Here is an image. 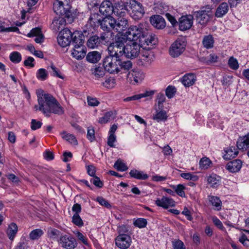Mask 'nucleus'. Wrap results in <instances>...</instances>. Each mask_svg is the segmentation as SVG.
Returning <instances> with one entry per match:
<instances>
[{"instance_id":"obj_19","label":"nucleus","mask_w":249,"mask_h":249,"mask_svg":"<svg viewBox=\"0 0 249 249\" xmlns=\"http://www.w3.org/2000/svg\"><path fill=\"white\" fill-rule=\"evenodd\" d=\"M128 78L132 84H135L141 82L144 77V74L141 71L132 70L127 74Z\"/></svg>"},{"instance_id":"obj_44","label":"nucleus","mask_w":249,"mask_h":249,"mask_svg":"<svg viewBox=\"0 0 249 249\" xmlns=\"http://www.w3.org/2000/svg\"><path fill=\"white\" fill-rule=\"evenodd\" d=\"M48 75L47 71L43 68L39 69L36 73V78L41 81L45 80L47 78Z\"/></svg>"},{"instance_id":"obj_30","label":"nucleus","mask_w":249,"mask_h":249,"mask_svg":"<svg viewBox=\"0 0 249 249\" xmlns=\"http://www.w3.org/2000/svg\"><path fill=\"white\" fill-rule=\"evenodd\" d=\"M238 154V151L235 146H230L225 150V154L223 156L224 159L230 160L235 157Z\"/></svg>"},{"instance_id":"obj_64","label":"nucleus","mask_w":249,"mask_h":249,"mask_svg":"<svg viewBox=\"0 0 249 249\" xmlns=\"http://www.w3.org/2000/svg\"><path fill=\"white\" fill-rule=\"evenodd\" d=\"M116 141V137L115 135L109 134L107 139V144L111 147H114L115 145L114 143Z\"/></svg>"},{"instance_id":"obj_16","label":"nucleus","mask_w":249,"mask_h":249,"mask_svg":"<svg viewBox=\"0 0 249 249\" xmlns=\"http://www.w3.org/2000/svg\"><path fill=\"white\" fill-rule=\"evenodd\" d=\"M114 30L119 34L122 33L128 28V20L124 18H119L115 19Z\"/></svg>"},{"instance_id":"obj_34","label":"nucleus","mask_w":249,"mask_h":249,"mask_svg":"<svg viewBox=\"0 0 249 249\" xmlns=\"http://www.w3.org/2000/svg\"><path fill=\"white\" fill-rule=\"evenodd\" d=\"M65 20L62 17L55 18H54L51 25V27L55 31L60 30L61 27H63Z\"/></svg>"},{"instance_id":"obj_58","label":"nucleus","mask_w":249,"mask_h":249,"mask_svg":"<svg viewBox=\"0 0 249 249\" xmlns=\"http://www.w3.org/2000/svg\"><path fill=\"white\" fill-rule=\"evenodd\" d=\"M48 69H51L52 71L51 73L53 76L63 79V77L59 73L58 69L53 65H52L50 67H49Z\"/></svg>"},{"instance_id":"obj_60","label":"nucleus","mask_w":249,"mask_h":249,"mask_svg":"<svg viewBox=\"0 0 249 249\" xmlns=\"http://www.w3.org/2000/svg\"><path fill=\"white\" fill-rule=\"evenodd\" d=\"M87 138L90 142L95 140V132L92 127H89L88 129Z\"/></svg>"},{"instance_id":"obj_42","label":"nucleus","mask_w":249,"mask_h":249,"mask_svg":"<svg viewBox=\"0 0 249 249\" xmlns=\"http://www.w3.org/2000/svg\"><path fill=\"white\" fill-rule=\"evenodd\" d=\"M43 234L42 230L37 229L32 231L30 234L29 238L31 240H34L39 239Z\"/></svg>"},{"instance_id":"obj_50","label":"nucleus","mask_w":249,"mask_h":249,"mask_svg":"<svg viewBox=\"0 0 249 249\" xmlns=\"http://www.w3.org/2000/svg\"><path fill=\"white\" fill-rule=\"evenodd\" d=\"M228 65L230 68L232 70H236L238 69L239 65L236 59L231 57L228 61Z\"/></svg>"},{"instance_id":"obj_13","label":"nucleus","mask_w":249,"mask_h":249,"mask_svg":"<svg viewBox=\"0 0 249 249\" xmlns=\"http://www.w3.org/2000/svg\"><path fill=\"white\" fill-rule=\"evenodd\" d=\"M59 244L62 247L67 249H73L77 246L74 238L71 235L66 234L60 237Z\"/></svg>"},{"instance_id":"obj_51","label":"nucleus","mask_w":249,"mask_h":249,"mask_svg":"<svg viewBox=\"0 0 249 249\" xmlns=\"http://www.w3.org/2000/svg\"><path fill=\"white\" fill-rule=\"evenodd\" d=\"M176 92V88L174 87L171 86H168L165 90L166 95L168 98H173Z\"/></svg>"},{"instance_id":"obj_53","label":"nucleus","mask_w":249,"mask_h":249,"mask_svg":"<svg viewBox=\"0 0 249 249\" xmlns=\"http://www.w3.org/2000/svg\"><path fill=\"white\" fill-rule=\"evenodd\" d=\"M72 221L74 224L79 227H82L84 224L82 219L78 213L74 214L72 216Z\"/></svg>"},{"instance_id":"obj_21","label":"nucleus","mask_w":249,"mask_h":249,"mask_svg":"<svg viewBox=\"0 0 249 249\" xmlns=\"http://www.w3.org/2000/svg\"><path fill=\"white\" fill-rule=\"evenodd\" d=\"M151 24L158 29H162L166 25L164 19L160 15H154L150 18Z\"/></svg>"},{"instance_id":"obj_4","label":"nucleus","mask_w":249,"mask_h":249,"mask_svg":"<svg viewBox=\"0 0 249 249\" xmlns=\"http://www.w3.org/2000/svg\"><path fill=\"white\" fill-rule=\"evenodd\" d=\"M124 7L126 11L131 12V17L135 19L142 17L144 10L142 4L135 0H127L124 3Z\"/></svg>"},{"instance_id":"obj_23","label":"nucleus","mask_w":249,"mask_h":249,"mask_svg":"<svg viewBox=\"0 0 249 249\" xmlns=\"http://www.w3.org/2000/svg\"><path fill=\"white\" fill-rule=\"evenodd\" d=\"M91 33L90 35H89V38L87 41V46L91 49H94L98 47L101 44V41L99 39V36L96 35H92L93 32L90 31Z\"/></svg>"},{"instance_id":"obj_12","label":"nucleus","mask_w":249,"mask_h":249,"mask_svg":"<svg viewBox=\"0 0 249 249\" xmlns=\"http://www.w3.org/2000/svg\"><path fill=\"white\" fill-rule=\"evenodd\" d=\"M139 42L141 46L154 45L157 43V38L155 35H153L145 30Z\"/></svg>"},{"instance_id":"obj_29","label":"nucleus","mask_w":249,"mask_h":249,"mask_svg":"<svg viewBox=\"0 0 249 249\" xmlns=\"http://www.w3.org/2000/svg\"><path fill=\"white\" fill-rule=\"evenodd\" d=\"M229 7L227 3L222 2L217 8L215 16L217 18H222L229 11Z\"/></svg>"},{"instance_id":"obj_17","label":"nucleus","mask_w":249,"mask_h":249,"mask_svg":"<svg viewBox=\"0 0 249 249\" xmlns=\"http://www.w3.org/2000/svg\"><path fill=\"white\" fill-rule=\"evenodd\" d=\"M193 18L191 15L181 17L179 20V29L181 31L189 29L193 25Z\"/></svg>"},{"instance_id":"obj_47","label":"nucleus","mask_w":249,"mask_h":249,"mask_svg":"<svg viewBox=\"0 0 249 249\" xmlns=\"http://www.w3.org/2000/svg\"><path fill=\"white\" fill-rule=\"evenodd\" d=\"M175 190L176 193L180 196L185 197V194L184 191L185 187L182 184H178L177 186L173 185L172 186Z\"/></svg>"},{"instance_id":"obj_61","label":"nucleus","mask_w":249,"mask_h":249,"mask_svg":"<svg viewBox=\"0 0 249 249\" xmlns=\"http://www.w3.org/2000/svg\"><path fill=\"white\" fill-rule=\"evenodd\" d=\"M75 234L80 241H81L84 245H88L87 238L80 232L76 231Z\"/></svg>"},{"instance_id":"obj_7","label":"nucleus","mask_w":249,"mask_h":249,"mask_svg":"<svg viewBox=\"0 0 249 249\" xmlns=\"http://www.w3.org/2000/svg\"><path fill=\"white\" fill-rule=\"evenodd\" d=\"M145 30L142 24L138 26H131L128 28L125 33V36L127 39L131 41L140 40L142 34Z\"/></svg>"},{"instance_id":"obj_52","label":"nucleus","mask_w":249,"mask_h":249,"mask_svg":"<svg viewBox=\"0 0 249 249\" xmlns=\"http://www.w3.org/2000/svg\"><path fill=\"white\" fill-rule=\"evenodd\" d=\"M103 85L108 89H111L115 85V80L111 77L107 78L103 83Z\"/></svg>"},{"instance_id":"obj_45","label":"nucleus","mask_w":249,"mask_h":249,"mask_svg":"<svg viewBox=\"0 0 249 249\" xmlns=\"http://www.w3.org/2000/svg\"><path fill=\"white\" fill-rule=\"evenodd\" d=\"M114 167L118 171H125L128 169L126 165L121 160H118L115 163Z\"/></svg>"},{"instance_id":"obj_33","label":"nucleus","mask_w":249,"mask_h":249,"mask_svg":"<svg viewBox=\"0 0 249 249\" xmlns=\"http://www.w3.org/2000/svg\"><path fill=\"white\" fill-rule=\"evenodd\" d=\"M18 232V226L15 223H11L8 227L7 234L11 240H13Z\"/></svg>"},{"instance_id":"obj_41","label":"nucleus","mask_w":249,"mask_h":249,"mask_svg":"<svg viewBox=\"0 0 249 249\" xmlns=\"http://www.w3.org/2000/svg\"><path fill=\"white\" fill-rule=\"evenodd\" d=\"M99 15L96 14H91L88 21L90 26H95L97 24H100L101 20L98 19Z\"/></svg>"},{"instance_id":"obj_2","label":"nucleus","mask_w":249,"mask_h":249,"mask_svg":"<svg viewBox=\"0 0 249 249\" xmlns=\"http://www.w3.org/2000/svg\"><path fill=\"white\" fill-rule=\"evenodd\" d=\"M103 65L105 70L111 74L118 73L121 70L128 71L132 66L130 61H123L120 57L110 54L104 59Z\"/></svg>"},{"instance_id":"obj_49","label":"nucleus","mask_w":249,"mask_h":249,"mask_svg":"<svg viewBox=\"0 0 249 249\" xmlns=\"http://www.w3.org/2000/svg\"><path fill=\"white\" fill-rule=\"evenodd\" d=\"M180 176L186 179L191 180L193 181H196L198 180V177L190 173H183L180 174Z\"/></svg>"},{"instance_id":"obj_54","label":"nucleus","mask_w":249,"mask_h":249,"mask_svg":"<svg viewBox=\"0 0 249 249\" xmlns=\"http://www.w3.org/2000/svg\"><path fill=\"white\" fill-rule=\"evenodd\" d=\"M134 225L139 228H144L147 225V221L144 218H138L134 222Z\"/></svg>"},{"instance_id":"obj_10","label":"nucleus","mask_w":249,"mask_h":249,"mask_svg":"<svg viewBox=\"0 0 249 249\" xmlns=\"http://www.w3.org/2000/svg\"><path fill=\"white\" fill-rule=\"evenodd\" d=\"M91 33L89 30H84L83 32L75 31L71 33V42L74 45H83L85 37H89Z\"/></svg>"},{"instance_id":"obj_43","label":"nucleus","mask_w":249,"mask_h":249,"mask_svg":"<svg viewBox=\"0 0 249 249\" xmlns=\"http://www.w3.org/2000/svg\"><path fill=\"white\" fill-rule=\"evenodd\" d=\"M157 105L156 107L159 110L163 108V103L165 101V97L163 93H159L157 96Z\"/></svg>"},{"instance_id":"obj_35","label":"nucleus","mask_w":249,"mask_h":249,"mask_svg":"<svg viewBox=\"0 0 249 249\" xmlns=\"http://www.w3.org/2000/svg\"><path fill=\"white\" fill-rule=\"evenodd\" d=\"M209 199L210 203L214 207V209L219 211L221 209L222 202L219 197L215 196H209Z\"/></svg>"},{"instance_id":"obj_6","label":"nucleus","mask_w":249,"mask_h":249,"mask_svg":"<svg viewBox=\"0 0 249 249\" xmlns=\"http://www.w3.org/2000/svg\"><path fill=\"white\" fill-rule=\"evenodd\" d=\"M70 0H55L53 3V11L58 15L70 16V10L71 8Z\"/></svg>"},{"instance_id":"obj_46","label":"nucleus","mask_w":249,"mask_h":249,"mask_svg":"<svg viewBox=\"0 0 249 249\" xmlns=\"http://www.w3.org/2000/svg\"><path fill=\"white\" fill-rule=\"evenodd\" d=\"M10 60L14 63H18L21 60V55L20 53L18 52H14L12 53L9 56Z\"/></svg>"},{"instance_id":"obj_5","label":"nucleus","mask_w":249,"mask_h":249,"mask_svg":"<svg viewBox=\"0 0 249 249\" xmlns=\"http://www.w3.org/2000/svg\"><path fill=\"white\" fill-rule=\"evenodd\" d=\"M186 46V39L183 37H178L169 48L170 55L173 58L178 57L184 52Z\"/></svg>"},{"instance_id":"obj_38","label":"nucleus","mask_w":249,"mask_h":249,"mask_svg":"<svg viewBox=\"0 0 249 249\" xmlns=\"http://www.w3.org/2000/svg\"><path fill=\"white\" fill-rule=\"evenodd\" d=\"M129 175L132 178L138 179H146L148 177L146 174H144L143 172L138 171L135 169L131 170L129 172Z\"/></svg>"},{"instance_id":"obj_26","label":"nucleus","mask_w":249,"mask_h":249,"mask_svg":"<svg viewBox=\"0 0 249 249\" xmlns=\"http://www.w3.org/2000/svg\"><path fill=\"white\" fill-rule=\"evenodd\" d=\"M196 81V77L193 73L186 74L181 79V83L186 87H189L194 85Z\"/></svg>"},{"instance_id":"obj_24","label":"nucleus","mask_w":249,"mask_h":249,"mask_svg":"<svg viewBox=\"0 0 249 249\" xmlns=\"http://www.w3.org/2000/svg\"><path fill=\"white\" fill-rule=\"evenodd\" d=\"M155 203L157 206L165 209L175 205V201L172 198L165 196H163L161 199H157Z\"/></svg>"},{"instance_id":"obj_25","label":"nucleus","mask_w":249,"mask_h":249,"mask_svg":"<svg viewBox=\"0 0 249 249\" xmlns=\"http://www.w3.org/2000/svg\"><path fill=\"white\" fill-rule=\"evenodd\" d=\"M155 113L153 116V120L157 122H165L167 120L168 116L166 111L164 110L163 108L159 110L157 107H155Z\"/></svg>"},{"instance_id":"obj_40","label":"nucleus","mask_w":249,"mask_h":249,"mask_svg":"<svg viewBox=\"0 0 249 249\" xmlns=\"http://www.w3.org/2000/svg\"><path fill=\"white\" fill-rule=\"evenodd\" d=\"M61 135L64 140L71 143L77 144V141L76 139V138L72 134L67 133L66 132L63 131L61 133Z\"/></svg>"},{"instance_id":"obj_28","label":"nucleus","mask_w":249,"mask_h":249,"mask_svg":"<svg viewBox=\"0 0 249 249\" xmlns=\"http://www.w3.org/2000/svg\"><path fill=\"white\" fill-rule=\"evenodd\" d=\"M207 181L211 187L216 188L220 184L221 177L216 174H212L207 177Z\"/></svg>"},{"instance_id":"obj_59","label":"nucleus","mask_w":249,"mask_h":249,"mask_svg":"<svg viewBox=\"0 0 249 249\" xmlns=\"http://www.w3.org/2000/svg\"><path fill=\"white\" fill-rule=\"evenodd\" d=\"M232 76H225L222 81V85L226 87L230 86L232 83Z\"/></svg>"},{"instance_id":"obj_14","label":"nucleus","mask_w":249,"mask_h":249,"mask_svg":"<svg viewBox=\"0 0 249 249\" xmlns=\"http://www.w3.org/2000/svg\"><path fill=\"white\" fill-rule=\"evenodd\" d=\"M211 15L210 10H199L196 12V19L198 23L202 25H205L209 21Z\"/></svg>"},{"instance_id":"obj_32","label":"nucleus","mask_w":249,"mask_h":249,"mask_svg":"<svg viewBox=\"0 0 249 249\" xmlns=\"http://www.w3.org/2000/svg\"><path fill=\"white\" fill-rule=\"evenodd\" d=\"M101 58L100 53L97 51H93L88 53L86 59L87 61L92 63L98 62Z\"/></svg>"},{"instance_id":"obj_20","label":"nucleus","mask_w":249,"mask_h":249,"mask_svg":"<svg viewBox=\"0 0 249 249\" xmlns=\"http://www.w3.org/2000/svg\"><path fill=\"white\" fill-rule=\"evenodd\" d=\"M243 162L242 161L239 159L234 160L230 161L226 165V169L231 173L238 172L242 166Z\"/></svg>"},{"instance_id":"obj_1","label":"nucleus","mask_w":249,"mask_h":249,"mask_svg":"<svg viewBox=\"0 0 249 249\" xmlns=\"http://www.w3.org/2000/svg\"><path fill=\"white\" fill-rule=\"evenodd\" d=\"M38 105H36L34 108L36 111H40L47 117H49L51 113L62 115L64 111L63 107L57 100L51 94L45 93L39 89L36 91Z\"/></svg>"},{"instance_id":"obj_39","label":"nucleus","mask_w":249,"mask_h":249,"mask_svg":"<svg viewBox=\"0 0 249 249\" xmlns=\"http://www.w3.org/2000/svg\"><path fill=\"white\" fill-rule=\"evenodd\" d=\"M202 43L205 48L211 49L213 47L214 40L211 35L204 36L203 39Z\"/></svg>"},{"instance_id":"obj_63","label":"nucleus","mask_w":249,"mask_h":249,"mask_svg":"<svg viewBox=\"0 0 249 249\" xmlns=\"http://www.w3.org/2000/svg\"><path fill=\"white\" fill-rule=\"evenodd\" d=\"M90 181L95 186L99 188H102L103 186V183L101 181L100 178L97 176H94Z\"/></svg>"},{"instance_id":"obj_48","label":"nucleus","mask_w":249,"mask_h":249,"mask_svg":"<svg viewBox=\"0 0 249 249\" xmlns=\"http://www.w3.org/2000/svg\"><path fill=\"white\" fill-rule=\"evenodd\" d=\"M211 160L207 158H202L199 161L200 167L203 169H207L211 164Z\"/></svg>"},{"instance_id":"obj_15","label":"nucleus","mask_w":249,"mask_h":249,"mask_svg":"<svg viewBox=\"0 0 249 249\" xmlns=\"http://www.w3.org/2000/svg\"><path fill=\"white\" fill-rule=\"evenodd\" d=\"M114 24L115 19L111 16L105 17L100 22L101 28L104 31L111 32L112 30H114Z\"/></svg>"},{"instance_id":"obj_18","label":"nucleus","mask_w":249,"mask_h":249,"mask_svg":"<svg viewBox=\"0 0 249 249\" xmlns=\"http://www.w3.org/2000/svg\"><path fill=\"white\" fill-rule=\"evenodd\" d=\"M114 10L112 3L108 0L103 1L99 8L100 13L106 17L110 16Z\"/></svg>"},{"instance_id":"obj_9","label":"nucleus","mask_w":249,"mask_h":249,"mask_svg":"<svg viewBox=\"0 0 249 249\" xmlns=\"http://www.w3.org/2000/svg\"><path fill=\"white\" fill-rule=\"evenodd\" d=\"M58 44L62 47H65L71 42V32L68 28L63 29L57 37Z\"/></svg>"},{"instance_id":"obj_56","label":"nucleus","mask_w":249,"mask_h":249,"mask_svg":"<svg viewBox=\"0 0 249 249\" xmlns=\"http://www.w3.org/2000/svg\"><path fill=\"white\" fill-rule=\"evenodd\" d=\"M60 231L55 229H50L48 231L49 236L52 239L57 238L60 234Z\"/></svg>"},{"instance_id":"obj_36","label":"nucleus","mask_w":249,"mask_h":249,"mask_svg":"<svg viewBox=\"0 0 249 249\" xmlns=\"http://www.w3.org/2000/svg\"><path fill=\"white\" fill-rule=\"evenodd\" d=\"M106 31V32L101 34L100 36H99L101 44L110 43L112 40L113 33L109 31Z\"/></svg>"},{"instance_id":"obj_8","label":"nucleus","mask_w":249,"mask_h":249,"mask_svg":"<svg viewBox=\"0 0 249 249\" xmlns=\"http://www.w3.org/2000/svg\"><path fill=\"white\" fill-rule=\"evenodd\" d=\"M141 45L136 42H131L125 45L124 55L125 57L133 59L137 57L140 53Z\"/></svg>"},{"instance_id":"obj_37","label":"nucleus","mask_w":249,"mask_h":249,"mask_svg":"<svg viewBox=\"0 0 249 249\" xmlns=\"http://www.w3.org/2000/svg\"><path fill=\"white\" fill-rule=\"evenodd\" d=\"M115 114L112 111H109L105 113L104 116L99 118L98 122L104 124L114 118Z\"/></svg>"},{"instance_id":"obj_22","label":"nucleus","mask_w":249,"mask_h":249,"mask_svg":"<svg viewBox=\"0 0 249 249\" xmlns=\"http://www.w3.org/2000/svg\"><path fill=\"white\" fill-rule=\"evenodd\" d=\"M85 48L83 45H74L73 50L71 52L72 56L77 60L83 58L86 55Z\"/></svg>"},{"instance_id":"obj_62","label":"nucleus","mask_w":249,"mask_h":249,"mask_svg":"<svg viewBox=\"0 0 249 249\" xmlns=\"http://www.w3.org/2000/svg\"><path fill=\"white\" fill-rule=\"evenodd\" d=\"M42 123L40 121H37L35 119L32 120L31 127L32 130H35L41 127Z\"/></svg>"},{"instance_id":"obj_27","label":"nucleus","mask_w":249,"mask_h":249,"mask_svg":"<svg viewBox=\"0 0 249 249\" xmlns=\"http://www.w3.org/2000/svg\"><path fill=\"white\" fill-rule=\"evenodd\" d=\"M154 58V54L150 51H145L143 52L141 56V61L143 65L150 64L153 61Z\"/></svg>"},{"instance_id":"obj_57","label":"nucleus","mask_w":249,"mask_h":249,"mask_svg":"<svg viewBox=\"0 0 249 249\" xmlns=\"http://www.w3.org/2000/svg\"><path fill=\"white\" fill-rule=\"evenodd\" d=\"M92 73L97 78L103 77L105 75V71L102 68H95L92 71Z\"/></svg>"},{"instance_id":"obj_55","label":"nucleus","mask_w":249,"mask_h":249,"mask_svg":"<svg viewBox=\"0 0 249 249\" xmlns=\"http://www.w3.org/2000/svg\"><path fill=\"white\" fill-rule=\"evenodd\" d=\"M172 246L174 249H185V245L180 240H174L172 241Z\"/></svg>"},{"instance_id":"obj_11","label":"nucleus","mask_w":249,"mask_h":249,"mask_svg":"<svg viewBox=\"0 0 249 249\" xmlns=\"http://www.w3.org/2000/svg\"><path fill=\"white\" fill-rule=\"evenodd\" d=\"M131 243V238L128 234H119L115 239L116 246L121 249H128Z\"/></svg>"},{"instance_id":"obj_31","label":"nucleus","mask_w":249,"mask_h":249,"mask_svg":"<svg viewBox=\"0 0 249 249\" xmlns=\"http://www.w3.org/2000/svg\"><path fill=\"white\" fill-rule=\"evenodd\" d=\"M237 147L239 149L243 150L249 148V133L237 142Z\"/></svg>"},{"instance_id":"obj_3","label":"nucleus","mask_w":249,"mask_h":249,"mask_svg":"<svg viewBox=\"0 0 249 249\" xmlns=\"http://www.w3.org/2000/svg\"><path fill=\"white\" fill-rule=\"evenodd\" d=\"M126 42L124 37L116 35L115 41L110 43L108 51L110 55L120 57L124 54Z\"/></svg>"}]
</instances>
